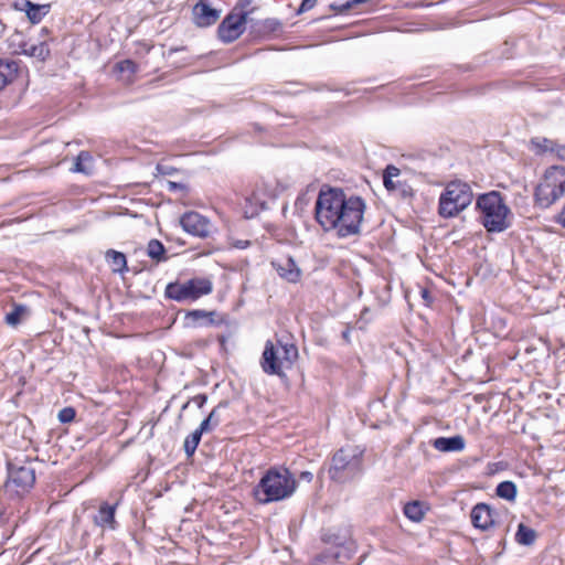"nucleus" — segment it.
<instances>
[{"label": "nucleus", "instance_id": "1", "mask_svg": "<svg viewBox=\"0 0 565 565\" xmlns=\"http://www.w3.org/2000/svg\"><path fill=\"white\" fill-rule=\"evenodd\" d=\"M298 483L289 469L284 467L269 468L254 488V497L258 503L267 504L290 498Z\"/></svg>", "mask_w": 565, "mask_h": 565}, {"label": "nucleus", "instance_id": "2", "mask_svg": "<svg viewBox=\"0 0 565 565\" xmlns=\"http://www.w3.org/2000/svg\"><path fill=\"white\" fill-rule=\"evenodd\" d=\"M476 209L479 211V221L489 233H501L510 227V207L502 194L490 191L478 195Z\"/></svg>", "mask_w": 565, "mask_h": 565}, {"label": "nucleus", "instance_id": "3", "mask_svg": "<svg viewBox=\"0 0 565 565\" xmlns=\"http://www.w3.org/2000/svg\"><path fill=\"white\" fill-rule=\"evenodd\" d=\"M343 206L337 210L330 226V231H335L339 237H349L360 233L363 215L365 212V202L356 195H345L342 201Z\"/></svg>", "mask_w": 565, "mask_h": 565}, {"label": "nucleus", "instance_id": "4", "mask_svg": "<svg viewBox=\"0 0 565 565\" xmlns=\"http://www.w3.org/2000/svg\"><path fill=\"white\" fill-rule=\"evenodd\" d=\"M473 200L471 186L462 181L449 182L438 201V214L443 218H452L465 211Z\"/></svg>", "mask_w": 565, "mask_h": 565}, {"label": "nucleus", "instance_id": "5", "mask_svg": "<svg viewBox=\"0 0 565 565\" xmlns=\"http://www.w3.org/2000/svg\"><path fill=\"white\" fill-rule=\"evenodd\" d=\"M363 451L356 447L347 446L339 449L331 459L330 478L338 483H345L359 477L363 469Z\"/></svg>", "mask_w": 565, "mask_h": 565}, {"label": "nucleus", "instance_id": "6", "mask_svg": "<svg viewBox=\"0 0 565 565\" xmlns=\"http://www.w3.org/2000/svg\"><path fill=\"white\" fill-rule=\"evenodd\" d=\"M565 194V167L547 168L534 190V202L541 209H548Z\"/></svg>", "mask_w": 565, "mask_h": 565}, {"label": "nucleus", "instance_id": "7", "mask_svg": "<svg viewBox=\"0 0 565 565\" xmlns=\"http://www.w3.org/2000/svg\"><path fill=\"white\" fill-rule=\"evenodd\" d=\"M34 483L35 469L32 463L10 462L8 465V478L3 486V493L10 499L21 498L33 488Z\"/></svg>", "mask_w": 565, "mask_h": 565}, {"label": "nucleus", "instance_id": "8", "mask_svg": "<svg viewBox=\"0 0 565 565\" xmlns=\"http://www.w3.org/2000/svg\"><path fill=\"white\" fill-rule=\"evenodd\" d=\"M345 195V192L338 188L320 190L315 204V217L323 231H330L331 222L337 214V210L343 206L342 201Z\"/></svg>", "mask_w": 565, "mask_h": 565}, {"label": "nucleus", "instance_id": "9", "mask_svg": "<svg viewBox=\"0 0 565 565\" xmlns=\"http://www.w3.org/2000/svg\"><path fill=\"white\" fill-rule=\"evenodd\" d=\"M322 541L331 545V550L328 551L323 557H332L339 563L349 561L356 550L355 542L352 539V532L349 526L327 531L322 535Z\"/></svg>", "mask_w": 565, "mask_h": 565}, {"label": "nucleus", "instance_id": "10", "mask_svg": "<svg viewBox=\"0 0 565 565\" xmlns=\"http://www.w3.org/2000/svg\"><path fill=\"white\" fill-rule=\"evenodd\" d=\"M213 284L207 278H192L185 282H170L166 287V297L175 301H194L202 296L211 294Z\"/></svg>", "mask_w": 565, "mask_h": 565}, {"label": "nucleus", "instance_id": "11", "mask_svg": "<svg viewBox=\"0 0 565 565\" xmlns=\"http://www.w3.org/2000/svg\"><path fill=\"white\" fill-rule=\"evenodd\" d=\"M247 8L235 7L234 11L225 17L217 28L218 38L225 42L231 43L238 39L245 30L247 17L252 10Z\"/></svg>", "mask_w": 565, "mask_h": 565}, {"label": "nucleus", "instance_id": "12", "mask_svg": "<svg viewBox=\"0 0 565 565\" xmlns=\"http://www.w3.org/2000/svg\"><path fill=\"white\" fill-rule=\"evenodd\" d=\"M180 224L186 233L201 238L210 236L212 231L210 220L194 211L184 213Z\"/></svg>", "mask_w": 565, "mask_h": 565}, {"label": "nucleus", "instance_id": "13", "mask_svg": "<svg viewBox=\"0 0 565 565\" xmlns=\"http://www.w3.org/2000/svg\"><path fill=\"white\" fill-rule=\"evenodd\" d=\"M399 175L401 170L393 164H388L383 173L384 186L388 192H393L402 199H408L413 196V189L406 181L399 180Z\"/></svg>", "mask_w": 565, "mask_h": 565}, {"label": "nucleus", "instance_id": "14", "mask_svg": "<svg viewBox=\"0 0 565 565\" xmlns=\"http://www.w3.org/2000/svg\"><path fill=\"white\" fill-rule=\"evenodd\" d=\"M277 348L270 340L266 341L265 348L260 358V366L267 375H277L279 379H287L286 370L279 362Z\"/></svg>", "mask_w": 565, "mask_h": 565}, {"label": "nucleus", "instance_id": "15", "mask_svg": "<svg viewBox=\"0 0 565 565\" xmlns=\"http://www.w3.org/2000/svg\"><path fill=\"white\" fill-rule=\"evenodd\" d=\"M193 22L200 28H207L216 23L221 11L212 8L205 0H200L192 9Z\"/></svg>", "mask_w": 565, "mask_h": 565}, {"label": "nucleus", "instance_id": "16", "mask_svg": "<svg viewBox=\"0 0 565 565\" xmlns=\"http://www.w3.org/2000/svg\"><path fill=\"white\" fill-rule=\"evenodd\" d=\"M470 518L473 526L482 531L488 530L494 523L492 510L490 505L486 503H478L475 505L471 510Z\"/></svg>", "mask_w": 565, "mask_h": 565}, {"label": "nucleus", "instance_id": "17", "mask_svg": "<svg viewBox=\"0 0 565 565\" xmlns=\"http://www.w3.org/2000/svg\"><path fill=\"white\" fill-rule=\"evenodd\" d=\"M271 265L276 269L277 274L288 282L296 284L300 280L301 270L291 257H288L282 262H273Z\"/></svg>", "mask_w": 565, "mask_h": 565}, {"label": "nucleus", "instance_id": "18", "mask_svg": "<svg viewBox=\"0 0 565 565\" xmlns=\"http://www.w3.org/2000/svg\"><path fill=\"white\" fill-rule=\"evenodd\" d=\"M117 504L109 505L104 502L99 505L97 514L94 516V524L102 529L116 530L118 523L115 519Z\"/></svg>", "mask_w": 565, "mask_h": 565}, {"label": "nucleus", "instance_id": "19", "mask_svg": "<svg viewBox=\"0 0 565 565\" xmlns=\"http://www.w3.org/2000/svg\"><path fill=\"white\" fill-rule=\"evenodd\" d=\"M14 8L20 11H25L28 19L32 23H39L49 13V4H35L29 0H20L14 3Z\"/></svg>", "mask_w": 565, "mask_h": 565}, {"label": "nucleus", "instance_id": "20", "mask_svg": "<svg viewBox=\"0 0 565 565\" xmlns=\"http://www.w3.org/2000/svg\"><path fill=\"white\" fill-rule=\"evenodd\" d=\"M245 217L252 218L259 214L260 211L267 209V201L260 195V189H255L250 195L245 198L243 206Z\"/></svg>", "mask_w": 565, "mask_h": 565}, {"label": "nucleus", "instance_id": "21", "mask_svg": "<svg viewBox=\"0 0 565 565\" xmlns=\"http://www.w3.org/2000/svg\"><path fill=\"white\" fill-rule=\"evenodd\" d=\"M275 347L277 348L278 358H280V365L285 370H290L298 359V348L294 343H284L281 341H277Z\"/></svg>", "mask_w": 565, "mask_h": 565}, {"label": "nucleus", "instance_id": "22", "mask_svg": "<svg viewBox=\"0 0 565 565\" xmlns=\"http://www.w3.org/2000/svg\"><path fill=\"white\" fill-rule=\"evenodd\" d=\"M275 347L277 348L278 358H280V365L285 370H290L298 359V348L294 343H284L281 341H277Z\"/></svg>", "mask_w": 565, "mask_h": 565}, {"label": "nucleus", "instance_id": "23", "mask_svg": "<svg viewBox=\"0 0 565 565\" xmlns=\"http://www.w3.org/2000/svg\"><path fill=\"white\" fill-rule=\"evenodd\" d=\"M216 312L215 311H205L201 309H195L188 311L185 313V319L188 324L193 327H207L216 323L214 320Z\"/></svg>", "mask_w": 565, "mask_h": 565}, {"label": "nucleus", "instance_id": "24", "mask_svg": "<svg viewBox=\"0 0 565 565\" xmlns=\"http://www.w3.org/2000/svg\"><path fill=\"white\" fill-rule=\"evenodd\" d=\"M465 439L457 435L452 437H438L433 441L435 449L443 452L461 451L465 448Z\"/></svg>", "mask_w": 565, "mask_h": 565}, {"label": "nucleus", "instance_id": "25", "mask_svg": "<svg viewBox=\"0 0 565 565\" xmlns=\"http://www.w3.org/2000/svg\"><path fill=\"white\" fill-rule=\"evenodd\" d=\"M529 147L537 156L554 153L556 141L546 137H533L529 141Z\"/></svg>", "mask_w": 565, "mask_h": 565}, {"label": "nucleus", "instance_id": "26", "mask_svg": "<svg viewBox=\"0 0 565 565\" xmlns=\"http://www.w3.org/2000/svg\"><path fill=\"white\" fill-rule=\"evenodd\" d=\"M8 49L12 54L21 55L25 51L28 41L20 31H14L7 40Z\"/></svg>", "mask_w": 565, "mask_h": 565}, {"label": "nucleus", "instance_id": "27", "mask_svg": "<svg viewBox=\"0 0 565 565\" xmlns=\"http://www.w3.org/2000/svg\"><path fill=\"white\" fill-rule=\"evenodd\" d=\"M25 51L22 55H26L30 57H36L40 61H45L50 55V47L46 42L32 43L28 42L25 46Z\"/></svg>", "mask_w": 565, "mask_h": 565}, {"label": "nucleus", "instance_id": "28", "mask_svg": "<svg viewBox=\"0 0 565 565\" xmlns=\"http://www.w3.org/2000/svg\"><path fill=\"white\" fill-rule=\"evenodd\" d=\"M106 258L109 262L113 271L115 273H124L127 270V259L125 254L109 249L106 252Z\"/></svg>", "mask_w": 565, "mask_h": 565}, {"label": "nucleus", "instance_id": "29", "mask_svg": "<svg viewBox=\"0 0 565 565\" xmlns=\"http://www.w3.org/2000/svg\"><path fill=\"white\" fill-rule=\"evenodd\" d=\"M536 539V532L526 526L523 523H520L518 526V531L515 533V541L521 545H532L535 542Z\"/></svg>", "mask_w": 565, "mask_h": 565}, {"label": "nucleus", "instance_id": "30", "mask_svg": "<svg viewBox=\"0 0 565 565\" xmlns=\"http://www.w3.org/2000/svg\"><path fill=\"white\" fill-rule=\"evenodd\" d=\"M404 514L413 522H420L425 516L423 503L419 501H412L405 504Z\"/></svg>", "mask_w": 565, "mask_h": 565}, {"label": "nucleus", "instance_id": "31", "mask_svg": "<svg viewBox=\"0 0 565 565\" xmlns=\"http://www.w3.org/2000/svg\"><path fill=\"white\" fill-rule=\"evenodd\" d=\"M147 255L156 262L166 260V248L158 239H150L147 245Z\"/></svg>", "mask_w": 565, "mask_h": 565}, {"label": "nucleus", "instance_id": "32", "mask_svg": "<svg viewBox=\"0 0 565 565\" xmlns=\"http://www.w3.org/2000/svg\"><path fill=\"white\" fill-rule=\"evenodd\" d=\"M495 493L499 498L514 501L516 497V486L512 481H502L497 486Z\"/></svg>", "mask_w": 565, "mask_h": 565}, {"label": "nucleus", "instance_id": "33", "mask_svg": "<svg viewBox=\"0 0 565 565\" xmlns=\"http://www.w3.org/2000/svg\"><path fill=\"white\" fill-rule=\"evenodd\" d=\"M202 431L200 429H195L191 435H189L184 440V451L188 457H192L200 444Z\"/></svg>", "mask_w": 565, "mask_h": 565}, {"label": "nucleus", "instance_id": "34", "mask_svg": "<svg viewBox=\"0 0 565 565\" xmlns=\"http://www.w3.org/2000/svg\"><path fill=\"white\" fill-rule=\"evenodd\" d=\"M14 70L13 62L0 60V90L7 86Z\"/></svg>", "mask_w": 565, "mask_h": 565}, {"label": "nucleus", "instance_id": "35", "mask_svg": "<svg viewBox=\"0 0 565 565\" xmlns=\"http://www.w3.org/2000/svg\"><path fill=\"white\" fill-rule=\"evenodd\" d=\"M220 424L217 407L213 408L209 416L199 426L200 431L207 433Z\"/></svg>", "mask_w": 565, "mask_h": 565}, {"label": "nucleus", "instance_id": "36", "mask_svg": "<svg viewBox=\"0 0 565 565\" xmlns=\"http://www.w3.org/2000/svg\"><path fill=\"white\" fill-rule=\"evenodd\" d=\"M115 68L120 73L135 74L138 71V65L132 60H124L118 62Z\"/></svg>", "mask_w": 565, "mask_h": 565}, {"label": "nucleus", "instance_id": "37", "mask_svg": "<svg viewBox=\"0 0 565 565\" xmlns=\"http://www.w3.org/2000/svg\"><path fill=\"white\" fill-rule=\"evenodd\" d=\"M24 307L17 306L11 312L7 313L6 321L10 326H17L21 320V315L24 312Z\"/></svg>", "mask_w": 565, "mask_h": 565}, {"label": "nucleus", "instance_id": "38", "mask_svg": "<svg viewBox=\"0 0 565 565\" xmlns=\"http://www.w3.org/2000/svg\"><path fill=\"white\" fill-rule=\"evenodd\" d=\"M260 189V195L268 200H273L277 196V191L275 188H271L267 182L263 181L260 184L256 185V189Z\"/></svg>", "mask_w": 565, "mask_h": 565}, {"label": "nucleus", "instance_id": "39", "mask_svg": "<svg viewBox=\"0 0 565 565\" xmlns=\"http://www.w3.org/2000/svg\"><path fill=\"white\" fill-rule=\"evenodd\" d=\"M76 412L73 407H64L58 412L57 418L61 423H71L74 420Z\"/></svg>", "mask_w": 565, "mask_h": 565}, {"label": "nucleus", "instance_id": "40", "mask_svg": "<svg viewBox=\"0 0 565 565\" xmlns=\"http://www.w3.org/2000/svg\"><path fill=\"white\" fill-rule=\"evenodd\" d=\"M90 159L92 157L87 151H81L76 158L74 171L84 172L85 168L83 167L82 162Z\"/></svg>", "mask_w": 565, "mask_h": 565}, {"label": "nucleus", "instance_id": "41", "mask_svg": "<svg viewBox=\"0 0 565 565\" xmlns=\"http://www.w3.org/2000/svg\"><path fill=\"white\" fill-rule=\"evenodd\" d=\"M231 247L237 249H245L250 245V242L247 239H231Z\"/></svg>", "mask_w": 565, "mask_h": 565}, {"label": "nucleus", "instance_id": "42", "mask_svg": "<svg viewBox=\"0 0 565 565\" xmlns=\"http://www.w3.org/2000/svg\"><path fill=\"white\" fill-rule=\"evenodd\" d=\"M554 154L561 159V160H565V145H558L556 142V149L554 150Z\"/></svg>", "mask_w": 565, "mask_h": 565}, {"label": "nucleus", "instance_id": "43", "mask_svg": "<svg viewBox=\"0 0 565 565\" xmlns=\"http://www.w3.org/2000/svg\"><path fill=\"white\" fill-rule=\"evenodd\" d=\"M316 1L317 0H302L299 11L302 12L310 10L316 4Z\"/></svg>", "mask_w": 565, "mask_h": 565}, {"label": "nucleus", "instance_id": "44", "mask_svg": "<svg viewBox=\"0 0 565 565\" xmlns=\"http://www.w3.org/2000/svg\"><path fill=\"white\" fill-rule=\"evenodd\" d=\"M556 222L565 228V205L556 216Z\"/></svg>", "mask_w": 565, "mask_h": 565}, {"label": "nucleus", "instance_id": "45", "mask_svg": "<svg viewBox=\"0 0 565 565\" xmlns=\"http://www.w3.org/2000/svg\"><path fill=\"white\" fill-rule=\"evenodd\" d=\"M265 24L268 29L273 31L280 26V23L277 20H266Z\"/></svg>", "mask_w": 565, "mask_h": 565}, {"label": "nucleus", "instance_id": "46", "mask_svg": "<svg viewBox=\"0 0 565 565\" xmlns=\"http://www.w3.org/2000/svg\"><path fill=\"white\" fill-rule=\"evenodd\" d=\"M206 399L207 398L205 395H198L194 397V402H196L199 407H202L205 404Z\"/></svg>", "mask_w": 565, "mask_h": 565}, {"label": "nucleus", "instance_id": "47", "mask_svg": "<svg viewBox=\"0 0 565 565\" xmlns=\"http://www.w3.org/2000/svg\"><path fill=\"white\" fill-rule=\"evenodd\" d=\"M312 478H313V475L310 471H302L300 473V479L306 480L308 482H310L312 480Z\"/></svg>", "mask_w": 565, "mask_h": 565}, {"label": "nucleus", "instance_id": "48", "mask_svg": "<svg viewBox=\"0 0 565 565\" xmlns=\"http://www.w3.org/2000/svg\"><path fill=\"white\" fill-rule=\"evenodd\" d=\"M253 0H238V7L248 8Z\"/></svg>", "mask_w": 565, "mask_h": 565}, {"label": "nucleus", "instance_id": "49", "mask_svg": "<svg viewBox=\"0 0 565 565\" xmlns=\"http://www.w3.org/2000/svg\"><path fill=\"white\" fill-rule=\"evenodd\" d=\"M179 188L181 189V188H183V185L180 183L170 182V189H179Z\"/></svg>", "mask_w": 565, "mask_h": 565}, {"label": "nucleus", "instance_id": "50", "mask_svg": "<svg viewBox=\"0 0 565 565\" xmlns=\"http://www.w3.org/2000/svg\"><path fill=\"white\" fill-rule=\"evenodd\" d=\"M428 295H429V292H428V290H427V289H423V290H422V296H423V298H424V299H427V298H428Z\"/></svg>", "mask_w": 565, "mask_h": 565}, {"label": "nucleus", "instance_id": "51", "mask_svg": "<svg viewBox=\"0 0 565 565\" xmlns=\"http://www.w3.org/2000/svg\"><path fill=\"white\" fill-rule=\"evenodd\" d=\"M349 335H350V332L347 330L342 333V337L345 339V340H349Z\"/></svg>", "mask_w": 565, "mask_h": 565}]
</instances>
